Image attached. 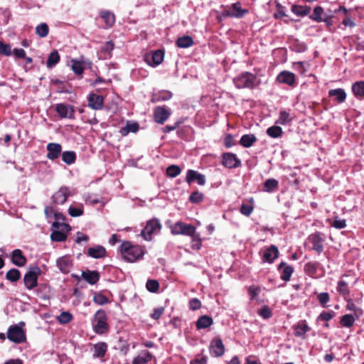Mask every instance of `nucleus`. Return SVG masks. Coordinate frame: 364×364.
Instances as JSON below:
<instances>
[{
	"mask_svg": "<svg viewBox=\"0 0 364 364\" xmlns=\"http://www.w3.org/2000/svg\"><path fill=\"white\" fill-rule=\"evenodd\" d=\"M120 252L123 258L129 262H134L141 259L145 254L143 247L133 245L129 241H124L121 244Z\"/></svg>",
	"mask_w": 364,
	"mask_h": 364,
	"instance_id": "obj_1",
	"label": "nucleus"
},
{
	"mask_svg": "<svg viewBox=\"0 0 364 364\" xmlns=\"http://www.w3.org/2000/svg\"><path fill=\"white\" fill-rule=\"evenodd\" d=\"M257 76L251 73L245 72L234 78L235 85L238 89H252L257 84Z\"/></svg>",
	"mask_w": 364,
	"mask_h": 364,
	"instance_id": "obj_2",
	"label": "nucleus"
},
{
	"mask_svg": "<svg viewBox=\"0 0 364 364\" xmlns=\"http://www.w3.org/2000/svg\"><path fill=\"white\" fill-rule=\"evenodd\" d=\"M162 228V225L158 218H154L146 222L144 228L141 232V235L146 241H151L154 234L159 233Z\"/></svg>",
	"mask_w": 364,
	"mask_h": 364,
	"instance_id": "obj_3",
	"label": "nucleus"
},
{
	"mask_svg": "<svg viewBox=\"0 0 364 364\" xmlns=\"http://www.w3.org/2000/svg\"><path fill=\"white\" fill-rule=\"evenodd\" d=\"M41 270L39 267H31L23 277V282L26 288L32 290L38 285V278Z\"/></svg>",
	"mask_w": 364,
	"mask_h": 364,
	"instance_id": "obj_4",
	"label": "nucleus"
},
{
	"mask_svg": "<svg viewBox=\"0 0 364 364\" xmlns=\"http://www.w3.org/2000/svg\"><path fill=\"white\" fill-rule=\"evenodd\" d=\"M304 271L306 275L314 279L321 278L325 274L324 267L317 261L306 262L304 264Z\"/></svg>",
	"mask_w": 364,
	"mask_h": 364,
	"instance_id": "obj_5",
	"label": "nucleus"
},
{
	"mask_svg": "<svg viewBox=\"0 0 364 364\" xmlns=\"http://www.w3.org/2000/svg\"><path fill=\"white\" fill-rule=\"evenodd\" d=\"M107 320V315L104 310L100 309L95 313L93 328L97 334H103L108 331L109 325Z\"/></svg>",
	"mask_w": 364,
	"mask_h": 364,
	"instance_id": "obj_6",
	"label": "nucleus"
},
{
	"mask_svg": "<svg viewBox=\"0 0 364 364\" xmlns=\"http://www.w3.org/2000/svg\"><path fill=\"white\" fill-rule=\"evenodd\" d=\"M307 243L311 245V250L316 252L318 255H320L324 248V237L323 235L320 232H316L307 237Z\"/></svg>",
	"mask_w": 364,
	"mask_h": 364,
	"instance_id": "obj_7",
	"label": "nucleus"
},
{
	"mask_svg": "<svg viewBox=\"0 0 364 364\" xmlns=\"http://www.w3.org/2000/svg\"><path fill=\"white\" fill-rule=\"evenodd\" d=\"M7 338L15 343H21L26 341V338L23 328L17 325H13L9 328Z\"/></svg>",
	"mask_w": 364,
	"mask_h": 364,
	"instance_id": "obj_8",
	"label": "nucleus"
},
{
	"mask_svg": "<svg viewBox=\"0 0 364 364\" xmlns=\"http://www.w3.org/2000/svg\"><path fill=\"white\" fill-rule=\"evenodd\" d=\"M196 228L189 224L182 222H177L171 227V233L173 235H184L189 236L193 235Z\"/></svg>",
	"mask_w": 364,
	"mask_h": 364,
	"instance_id": "obj_9",
	"label": "nucleus"
},
{
	"mask_svg": "<svg viewBox=\"0 0 364 364\" xmlns=\"http://www.w3.org/2000/svg\"><path fill=\"white\" fill-rule=\"evenodd\" d=\"M222 164L228 168H237L241 166L240 160L232 153H224L222 155Z\"/></svg>",
	"mask_w": 364,
	"mask_h": 364,
	"instance_id": "obj_10",
	"label": "nucleus"
},
{
	"mask_svg": "<svg viewBox=\"0 0 364 364\" xmlns=\"http://www.w3.org/2000/svg\"><path fill=\"white\" fill-rule=\"evenodd\" d=\"M210 353L215 357H220L225 353V346L219 337L214 338L210 344Z\"/></svg>",
	"mask_w": 364,
	"mask_h": 364,
	"instance_id": "obj_11",
	"label": "nucleus"
},
{
	"mask_svg": "<svg viewBox=\"0 0 364 364\" xmlns=\"http://www.w3.org/2000/svg\"><path fill=\"white\" fill-rule=\"evenodd\" d=\"M170 115L171 113L164 106L156 107L153 112L154 119L159 124H164Z\"/></svg>",
	"mask_w": 364,
	"mask_h": 364,
	"instance_id": "obj_12",
	"label": "nucleus"
},
{
	"mask_svg": "<svg viewBox=\"0 0 364 364\" xmlns=\"http://www.w3.org/2000/svg\"><path fill=\"white\" fill-rule=\"evenodd\" d=\"M55 111L61 118L74 119L75 110L70 105L58 103L55 105Z\"/></svg>",
	"mask_w": 364,
	"mask_h": 364,
	"instance_id": "obj_13",
	"label": "nucleus"
},
{
	"mask_svg": "<svg viewBox=\"0 0 364 364\" xmlns=\"http://www.w3.org/2000/svg\"><path fill=\"white\" fill-rule=\"evenodd\" d=\"M277 271L279 274L281 279H282L284 282H287L290 280L294 269L291 265L282 262L278 265Z\"/></svg>",
	"mask_w": 364,
	"mask_h": 364,
	"instance_id": "obj_14",
	"label": "nucleus"
},
{
	"mask_svg": "<svg viewBox=\"0 0 364 364\" xmlns=\"http://www.w3.org/2000/svg\"><path fill=\"white\" fill-rule=\"evenodd\" d=\"M277 81L294 87L296 85V76L289 71H282L277 75Z\"/></svg>",
	"mask_w": 364,
	"mask_h": 364,
	"instance_id": "obj_15",
	"label": "nucleus"
},
{
	"mask_svg": "<svg viewBox=\"0 0 364 364\" xmlns=\"http://www.w3.org/2000/svg\"><path fill=\"white\" fill-rule=\"evenodd\" d=\"M70 196H72L70 189L64 186L56 191L52 198L54 203L62 205L67 200Z\"/></svg>",
	"mask_w": 364,
	"mask_h": 364,
	"instance_id": "obj_16",
	"label": "nucleus"
},
{
	"mask_svg": "<svg viewBox=\"0 0 364 364\" xmlns=\"http://www.w3.org/2000/svg\"><path fill=\"white\" fill-rule=\"evenodd\" d=\"M293 330L294 335L296 337L304 339L306 338V333L311 331V328L307 324L306 320H301L293 326Z\"/></svg>",
	"mask_w": 364,
	"mask_h": 364,
	"instance_id": "obj_17",
	"label": "nucleus"
},
{
	"mask_svg": "<svg viewBox=\"0 0 364 364\" xmlns=\"http://www.w3.org/2000/svg\"><path fill=\"white\" fill-rule=\"evenodd\" d=\"M164 58V52L161 50H157L150 55H146L145 60L150 65L156 66L160 65L163 62Z\"/></svg>",
	"mask_w": 364,
	"mask_h": 364,
	"instance_id": "obj_18",
	"label": "nucleus"
},
{
	"mask_svg": "<svg viewBox=\"0 0 364 364\" xmlns=\"http://www.w3.org/2000/svg\"><path fill=\"white\" fill-rule=\"evenodd\" d=\"M46 149L48 151L46 157L50 160L58 159L62 152V146L58 143H49Z\"/></svg>",
	"mask_w": 364,
	"mask_h": 364,
	"instance_id": "obj_19",
	"label": "nucleus"
},
{
	"mask_svg": "<svg viewBox=\"0 0 364 364\" xmlns=\"http://www.w3.org/2000/svg\"><path fill=\"white\" fill-rule=\"evenodd\" d=\"M11 261L17 267H23L27 263L26 257L23 255L22 250L19 249H15L11 252Z\"/></svg>",
	"mask_w": 364,
	"mask_h": 364,
	"instance_id": "obj_20",
	"label": "nucleus"
},
{
	"mask_svg": "<svg viewBox=\"0 0 364 364\" xmlns=\"http://www.w3.org/2000/svg\"><path fill=\"white\" fill-rule=\"evenodd\" d=\"M195 181H197L198 185L203 186L205 183V177L204 175L198 173L196 171L188 170L187 171L186 181L190 184Z\"/></svg>",
	"mask_w": 364,
	"mask_h": 364,
	"instance_id": "obj_21",
	"label": "nucleus"
},
{
	"mask_svg": "<svg viewBox=\"0 0 364 364\" xmlns=\"http://www.w3.org/2000/svg\"><path fill=\"white\" fill-rule=\"evenodd\" d=\"M88 106L93 109L98 110L103 107L104 97L102 95L91 93L88 96Z\"/></svg>",
	"mask_w": 364,
	"mask_h": 364,
	"instance_id": "obj_22",
	"label": "nucleus"
},
{
	"mask_svg": "<svg viewBox=\"0 0 364 364\" xmlns=\"http://www.w3.org/2000/svg\"><path fill=\"white\" fill-rule=\"evenodd\" d=\"M87 255L95 259H100L106 257L107 251L103 246L96 245L95 247L88 248Z\"/></svg>",
	"mask_w": 364,
	"mask_h": 364,
	"instance_id": "obj_23",
	"label": "nucleus"
},
{
	"mask_svg": "<svg viewBox=\"0 0 364 364\" xmlns=\"http://www.w3.org/2000/svg\"><path fill=\"white\" fill-rule=\"evenodd\" d=\"M57 266L61 272L67 274L73 267L72 260L68 257H62L57 260Z\"/></svg>",
	"mask_w": 364,
	"mask_h": 364,
	"instance_id": "obj_24",
	"label": "nucleus"
},
{
	"mask_svg": "<svg viewBox=\"0 0 364 364\" xmlns=\"http://www.w3.org/2000/svg\"><path fill=\"white\" fill-rule=\"evenodd\" d=\"M328 96L333 97V100L338 104L344 102L346 99V93L342 88L330 90Z\"/></svg>",
	"mask_w": 364,
	"mask_h": 364,
	"instance_id": "obj_25",
	"label": "nucleus"
},
{
	"mask_svg": "<svg viewBox=\"0 0 364 364\" xmlns=\"http://www.w3.org/2000/svg\"><path fill=\"white\" fill-rule=\"evenodd\" d=\"M213 324V319L212 317L203 315L200 316L196 322V327L197 330L205 329Z\"/></svg>",
	"mask_w": 364,
	"mask_h": 364,
	"instance_id": "obj_26",
	"label": "nucleus"
},
{
	"mask_svg": "<svg viewBox=\"0 0 364 364\" xmlns=\"http://www.w3.org/2000/svg\"><path fill=\"white\" fill-rule=\"evenodd\" d=\"M336 289L339 295L341 296L344 300L348 299V298L350 297V291L346 282L343 280L338 281Z\"/></svg>",
	"mask_w": 364,
	"mask_h": 364,
	"instance_id": "obj_27",
	"label": "nucleus"
},
{
	"mask_svg": "<svg viewBox=\"0 0 364 364\" xmlns=\"http://www.w3.org/2000/svg\"><path fill=\"white\" fill-rule=\"evenodd\" d=\"M100 16L104 20L106 28H111L114 26L115 23V16L114 13L103 10L100 12Z\"/></svg>",
	"mask_w": 364,
	"mask_h": 364,
	"instance_id": "obj_28",
	"label": "nucleus"
},
{
	"mask_svg": "<svg viewBox=\"0 0 364 364\" xmlns=\"http://www.w3.org/2000/svg\"><path fill=\"white\" fill-rule=\"evenodd\" d=\"M153 355L148 350H142L134 358L132 364H147L153 358Z\"/></svg>",
	"mask_w": 364,
	"mask_h": 364,
	"instance_id": "obj_29",
	"label": "nucleus"
},
{
	"mask_svg": "<svg viewBox=\"0 0 364 364\" xmlns=\"http://www.w3.org/2000/svg\"><path fill=\"white\" fill-rule=\"evenodd\" d=\"M82 278L90 284H95L100 279V274L97 271L87 270L82 272Z\"/></svg>",
	"mask_w": 364,
	"mask_h": 364,
	"instance_id": "obj_30",
	"label": "nucleus"
},
{
	"mask_svg": "<svg viewBox=\"0 0 364 364\" xmlns=\"http://www.w3.org/2000/svg\"><path fill=\"white\" fill-rule=\"evenodd\" d=\"M356 319L358 318L352 314H345L341 317L339 323L341 327L350 328L353 326Z\"/></svg>",
	"mask_w": 364,
	"mask_h": 364,
	"instance_id": "obj_31",
	"label": "nucleus"
},
{
	"mask_svg": "<svg viewBox=\"0 0 364 364\" xmlns=\"http://www.w3.org/2000/svg\"><path fill=\"white\" fill-rule=\"evenodd\" d=\"M347 302L346 304V309L348 311H350L353 312V316H355L357 318H359L363 314V311L361 308L358 307L354 302L353 301L352 299L350 297L348 299L346 300Z\"/></svg>",
	"mask_w": 364,
	"mask_h": 364,
	"instance_id": "obj_32",
	"label": "nucleus"
},
{
	"mask_svg": "<svg viewBox=\"0 0 364 364\" xmlns=\"http://www.w3.org/2000/svg\"><path fill=\"white\" fill-rule=\"evenodd\" d=\"M352 91L356 98H364V81H358L353 84Z\"/></svg>",
	"mask_w": 364,
	"mask_h": 364,
	"instance_id": "obj_33",
	"label": "nucleus"
},
{
	"mask_svg": "<svg viewBox=\"0 0 364 364\" xmlns=\"http://www.w3.org/2000/svg\"><path fill=\"white\" fill-rule=\"evenodd\" d=\"M194 44L193 38L189 36H183L177 39L176 45L181 48H186Z\"/></svg>",
	"mask_w": 364,
	"mask_h": 364,
	"instance_id": "obj_34",
	"label": "nucleus"
},
{
	"mask_svg": "<svg viewBox=\"0 0 364 364\" xmlns=\"http://www.w3.org/2000/svg\"><path fill=\"white\" fill-rule=\"evenodd\" d=\"M60 60V55L57 50H53L48 55L46 61V66L48 68H52L59 63Z\"/></svg>",
	"mask_w": 364,
	"mask_h": 364,
	"instance_id": "obj_35",
	"label": "nucleus"
},
{
	"mask_svg": "<svg viewBox=\"0 0 364 364\" xmlns=\"http://www.w3.org/2000/svg\"><path fill=\"white\" fill-rule=\"evenodd\" d=\"M291 11L299 16H305L309 14L311 7L309 6L293 5L291 6Z\"/></svg>",
	"mask_w": 364,
	"mask_h": 364,
	"instance_id": "obj_36",
	"label": "nucleus"
},
{
	"mask_svg": "<svg viewBox=\"0 0 364 364\" xmlns=\"http://www.w3.org/2000/svg\"><path fill=\"white\" fill-rule=\"evenodd\" d=\"M71 63V68L73 73L80 76V78H82V74L85 70V67L83 66L84 62L73 59Z\"/></svg>",
	"mask_w": 364,
	"mask_h": 364,
	"instance_id": "obj_37",
	"label": "nucleus"
},
{
	"mask_svg": "<svg viewBox=\"0 0 364 364\" xmlns=\"http://www.w3.org/2000/svg\"><path fill=\"white\" fill-rule=\"evenodd\" d=\"M95 352L93 356L95 358H103L107 352V346L105 343H99L94 346Z\"/></svg>",
	"mask_w": 364,
	"mask_h": 364,
	"instance_id": "obj_38",
	"label": "nucleus"
},
{
	"mask_svg": "<svg viewBox=\"0 0 364 364\" xmlns=\"http://www.w3.org/2000/svg\"><path fill=\"white\" fill-rule=\"evenodd\" d=\"M256 141L257 138L254 134H245L242 136L240 144L242 146L247 148L251 146Z\"/></svg>",
	"mask_w": 364,
	"mask_h": 364,
	"instance_id": "obj_39",
	"label": "nucleus"
},
{
	"mask_svg": "<svg viewBox=\"0 0 364 364\" xmlns=\"http://www.w3.org/2000/svg\"><path fill=\"white\" fill-rule=\"evenodd\" d=\"M273 252V245H271L267 248L262 249L259 254L262 255V259L264 262H272V253Z\"/></svg>",
	"mask_w": 364,
	"mask_h": 364,
	"instance_id": "obj_40",
	"label": "nucleus"
},
{
	"mask_svg": "<svg viewBox=\"0 0 364 364\" xmlns=\"http://www.w3.org/2000/svg\"><path fill=\"white\" fill-rule=\"evenodd\" d=\"M5 277L11 282H16L21 278V272L16 268H12L6 272Z\"/></svg>",
	"mask_w": 364,
	"mask_h": 364,
	"instance_id": "obj_41",
	"label": "nucleus"
},
{
	"mask_svg": "<svg viewBox=\"0 0 364 364\" xmlns=\"http://www.w3.org/2000/svg\"><path fill=\"white\" fill-rule=\"evenodd\" d=\"M323 9L320 6H317L314 9L313 13L310 15L309 18L316 22H322V15L323 14Z\"/></svg>",
	"mask_w": 364,
	"mask_h": 364,
	"instance_id": "obj_42",
	"label": "nucleus"
},
{
	"mask_svg": "<svg viewBox=\"0 0 364 364\" xmlns=\"http://www.w3.org/2000/svg\"><path fill=\"white\" fill-rule=\"evenodd\" d=\"M189 236L191 237L192 249L199 250L202 246V239L200 238V234L196 232L195 229L193 234Z\"/></svg>",
	"mask_w": 364,
	"mask_h": 364,
	"instance_id": "obj_43",
	"label": "nucleus"
},
{
	"mask_svg": "<svg viewBox=\"0 0 364 364\" xmlns=\"http://www.w3.org/2000/svg\"><path fill=\"white\" fill-rule=\"evenodd\" d=\"M62 160L65 164L70 165L75 162L76 154L73 151H66L62 153Z\"/></svg>",
	"mask_w": 364,
	"mask_h": 364,
	"instance_id": "obj_44",
	"label": "nucleus"
},
{
	"mask_svg": "<svg viewBox=\"0 0 364 364\" xmlns=\"http://www.w3.org/2000/svg\"><path fill=\"white\" fill-rule=\"evenodd\" d=\"M232 10L234 11V17L235 18H242L246 14L248 13L247 9H243L241 7V4L240 2H237L232 4Z\"/></svg>",
	"mask_w": 364,
	"mask_h": 364,
	"instance_id": "obj_45",
	"label": "nucleus"
},
{
	"mask_svg": "<svg viewBox=\"0 0 364 364\" xmlns=\"http://www.w3.org/2000/svg\"><path fill=\"white\" fill-rule=\"evenodd\" d=\"M172 93L169 91L163 90L161 92H159L157 94H156L154 97L153 101L154 102H161V101H166L171 98Z\"/></svg>",
	"mask_w": 364,
	"mask_h": 364,
	"instance_id": "obj_46",
	"label": "nucleus"
},
{
	"mask_svg": "<svg viewBox=\"0 0 364 364\" xmlns=\"http://www.w3.org/2000/svg\"><path fill=\"white\" fill-rule=\"evenodd\" d=\"M36 34L41 38H45L48 35L49 27L47 23H41L36 28Z\"/></svg>",
	"mask_w": 364,
	"mask_h": 364,
	"instance_id": "obj_47",
	"label": "nucleus"
},
{
	"mask_svg": "<svg viewBox=\"0 0 364 364\" xmlns=\"http://www.w3.org/2000/svg\"><path fill=\"white\" fill-rule=\"evenodd\" d=\"M139 129V124L136 122L130 123L127 122L126 126L121 130L122 135H126L129 132H136Z\"/></svg>",
	"mask_w": 364,
	"mask_h": 364,
	"instance_id": "obj_48",
	"label": "nucleus"
},
{
	"mask_svg": "<svg viewBox=\"0 0 364 364\" xmlns=\"http://www.w3.org/2000/svg\"><path fill=\"white\" fill-rule=\"evenodd\" d=\"M50 238L53 241L63 242L66 240L67 235L62 231L54 230L50 235Z\"/></svg>",
	"mask_w": 364,
	"mask_h": 364,
	"instance_id": "obj_49",
	"label": "nucleus"
},
{
	"mask_svg": "<svg viewBox=\"0 0 364 364\" xmlns=\"http://www.w3.org/2000/svg\"><path fill=\"white\" fill-rule=\"evenodd\" d=\"M159 283L155 279H148L146 284L147 290L152 293H156L159 289Z\"/></svg>",
	"mask_w": 364,
	"mask_h": 364,
	"instance_id": "obj_50",
	"label": "nucleus"
},
{
	"mask_svg": "<svg viewBox=\"0 0 364 364\" xmlns=\"http://www.w3.org/2000/svg\"><path fill=\"white\" fill-rule=\"evenodd\" d=\"M317 299L322 307L326 308L328 306L327 304L330 301V296L327 292H322L317 295Z\"/></svg>",
	"mask_w": 364,
	"mask_h": 364,
	"instance_id": "obj_51",
	"label": "nucleus"
},
{
	"mask_svg": "<svg viewBox=\"0 0 364 364\" xmlns=\"http://www.w3.org/2000/svg\"><path fill=\"white\" fill-rule=\"evenodd\" d=\"M291 121V118L290 117L289 113L284 110L280 112L279 119L276 123L284 125L289 123Z\"/></svg>",
	"mask_w": 364,
	"mask_h": 364,
	"instance_id": "obj_52",
	"label": "nucleus"
},
{
	"mask_svg": "<svg viewBox=\"0 0 364 364\" xmlns=\"http://www.w3.org/2000/svg\"><path fill=\"white\" fill-rule=\"evenodd\" d=\"M181 172V168L177 165H171L166 168V174L168 176L174 178L179 175Z\"/></svg>",
	"mask_w": 364,
	"mask_h": 364,
	"instance_id": "obj_53",
	"label": "nucleus"
},
{
	"mask_svg": "<svg viewBox=\"0 0 364 364\" xmlns=\"http://www.w3.org/2000/svg\"><path fill=\"white\" fill-rule=\"evenodd\" d=\"M204 194L198 191H193L189 196V201L192 203H198L203 200Z\"/></svg>",
	"mask_w": 364,
	"mask_h": 364,
	"instance_id": "obj_54",
	"label": "nucleus"
},
{
	"mask_svg": "<svg viewBox=\"0 0 364 364\" xmlns=\"http://www.w3.org/2000/svg\"><path fill=\"white\" fill-rule=\"evenodd\" d=\"M93 301L98 305H105L109 303V299L101 293H97L94 295Z\"/></svg>",
	"mask_w": 364,
	"mask_h": 364,
	"instance_id": "obj_55",
	"label": "nucleus"
},
{
	"mask_svg": "<svg viewBox=\"0 0 364 364\" xmlns=\"http://www.w3.org/2000/svg\"><path fill=\"white\" fill-rule=\"evenodd\" d=\"M328 223L333 228L336 229H343L346 227V221L344 219H337L336 218L335 220L333 222L331 221V220H328Z\"/></svg>",
	"mask_w": 364,
	"mask_h": 364,
	"instance_id": "obj_56",
	"label": "nucleus"
},
{
	"mask_svg": "<svg viewBox=\"0 0 364 364\" xmlns=\"http://www.w3.org/2000/svg\"><path fill=\"white\" fill-rule=\"evenodd\" d=\"M73 318V316L70 313L67 311L62 312L58 316V321L60 323L66 324L69 323Z\"/></svg>",
	"mask_w": 364,
	"mask_h": 364,
	"instance_id": "obj_57",
	"label": "nucleus"
},
{
	"mask_svg": "<svg viewBox=\"0 0 364 364\" xmlns=\"http://www.w3.org/2000/svg\"><path fill=\"white\" fill-rule=\"evenodd\" d=\"M201 306V301L197 298H193L188 302V307L192 311L198 310Z\"/></svg>",
	"mask_w": 364,
	"mask_h": 364,
	"instance_id": "obj_58",
	"label": "nucleus"
},
{
	"mask_svg": "<svg viewBox=\"0 0 364 364\" xmlns=\"http://www.w3.org/2000/svg\"><path fill=\"white\" fill-rule=\"evenodd\" d=\"M334 316L333 311H322L318 316V320L328 321L331 320Z\"/></svg>",
	"mask_w": 364,
	"mask_h": 364,
	"instance_id": "obj_59",
	"label": "nucleus"
},
{
	"mask_svg": "<svg viewBox=\"0 0 364 364\" xmlns=\"http://www.w3.org/2000/svg\"><path fill=\"white\" fill-rule=\"evenodd\" d=\"M68 213L72 217H78L83 214V208H76L70 206L68 209Z\"/></svg>",
	"mask_w": 364,
	"mask_h": 364,
	"instance_id": "obj_60",
	"label": "nucleus"
},
{
	"mask_svg": "<svg viewBox=\"0 0 364 364\" xmlns=\"http://www.w3.org/2000/svg\"><path fill=\"white\" fill-rule=\"evenodd\" d=\"M0 54L9 56L11 54V46L0 41Z\"/></svg>",
	"mask_w": 364,
	"mask_h": 364,
	"instance_id": "obj_61",
	"label": "nucleus"
},
{
	"mask_svg": "<svg viewBox=\"0 0 364 364\" xmlns=\"http://www.w3.org/2000/svg\"><path fill=\"white\" fill-rule=\"evenodd\" d=\"M240 211L242 215L249 216L253 211V207L250 205L242 203Z\"/></svg>",
	"mask_w": 364,
	"mask_h": 364,
	"instance_id": "obj_62",
	"label": "nucleus"
},
{
	"mask_svg": "<svg viewBox=\"0 0 364 364\" xmlns=\"http://www.w3.org/2000/svg\"><path fill=\"white\" fill-rule=\"evenodd\" d=\"M235 144L233 136L230 134H226L224 139V145L226 148H230Z\"/></svg>",
	"mask_w": 364,
	"mask_h": 364,
	"instance_id": "obj_63",
	"label": "nucleus"
},
{
	"mask_svg": "<svg viewBox=\"0 0 364 364\" xmlns=\"http://www.w3.org/2000/svg\"><path fill=\"white\" fill-rule=\"evenodd\" d=\"M114 48V44L112 41L106 42L101 48V52L103 53H109Z\"/></svg>",
	"mask_w": 364,
	"mask_h": 364,
	"instance_id": "obj_64",
	"label": "nucleus"
}]
</instances>
